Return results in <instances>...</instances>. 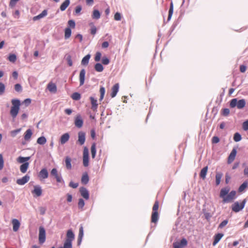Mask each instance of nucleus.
<instances>
[{"label": "nucleus", "instance_id": "obj_45", "mask_svg": "<svg viewBox=\"0 0 248 248\" xmlns=\"http://www.w3.org/2000/svg\"><path fill=\"white\" fill-rule=\"evenodd\" d=\"M242 139L241 135L239 133H235L233 136V140L235 142H238Z\"/></svg>", "mask_w": 248, "mask_h": 248}, {"label": "nucleus", "instance_id": "obj_57", "mask_svg": "<svg viewBox=\"0 0 248 248\" xmlns=\"http://www.w3.org/2000/svg\"><path fill=\"white\" fill-rule=\"evenodd\" d=\"M21 130V128L17 129L16 130L12 131L11 134L13 137H15L17 133H18Z\"/></svg>", "mask_w": 248, "mask_h": 248}, {"label": "nucleus", "instance_id": "obj_55", "mask_svg": "<svg viewBox=\"0 0 248 248\" xmlns=\"http://www.w3.org/2000/svg\"><path fill=\"white\" fill-rule=\"evenodd\" d=\"M102 62L103 64H104L105 65H107L109 63V60L106 57H104L102 58Z\"/></svg>", "mask_w": 248, "mask_h": 248}, {"label": "nucleus", "instance_id": "obj_3", "mask_svg": "<svg viewBox=\"0 0 248 248\" xmlns=\"http://www.w3.org/2000/svg\"><path fill=\"white\" fill-rule=\"evenodd\" d=\"M246 202V199H244L241 203H239L237 202H235L232 205V210L235 213L239 212L240 210H241L244 208Z\"/></svg>", "mask_w": 248, "mask_h": 248}, {"label": "nucleus", "instance_id": "obj_1", "mask_svg": "<svg viewBox=\"0 0 248 248\" xmlns=\"http://www.w3.org/2000/svg\"><path fill=\"white\" fill-rule=\"evenodd\" d=\"M12 107L10 111V113L13 119L17 116L20 106V101L17 99H13L11 100Z\"/></svg>", "mask_w": 248, "mask_h": 248}, {"label": "nucleus", "instance_id": "obj_37", "mask_svg": "<svg viewBox=\"0 0 248 248\" xmlns=\"http://www.w3.org/2000/svg\"><path fill=\"white\" fill-rule=\"evenodd\" d=\"M71 35V30L69 28H66L64 31V38L67 39L70 37Z\"/></svg>", "mask_w": 248, "mask_h": 248}, {"label": "nucleus", "instance_id": "obj_62", "mask_svg": "<svg viewBox=\"0 0 248 248\" xmlns=\"http://www.w3.org/2000/svg\"><path fill=\"white\" fill-rule=\"evenodd\" d=\"M230 113V110L228 108H224L222 110V114L224 116H227Z\"/></svg>", "mask_w": 248, "mask_h": 248}, {"label": "nucleus", "instance_id": "obj_38", "mask_svg": "<svg viewBox=\"0 0 248 248\" xmlns=\"http://www.w3.org/2000/svg\"><path fill=\"white\" fill-rule=\"evenodd\" d=\"M222 177V174L221 173L217 172L216 173V183L217 186L220 184Z\"/></svg>", "mask_w": 248, "mask_h": 248}, {"label": "nucleus", "instance_id": "obj_54", "mask_svg": "<svg viewBox=\"0 0 248 248\" xmlns=\"http://www.w3.org/2000/svg\"><path fill=\"white\" fill-rule=\"evenodd\" d=\"M242 127L243 130L245 131H247L248 130V120L243 123Z\"/></svg>", "mask_w": 248, "mask_h": 248}, {"label": "nucleus", "instance_id": "obj_61", "mask_svg": "<svg viewBox=\"0 0 248 248\" xmlns=\"http://www.w3.org/2000/svg\"><path fill=\"white\" fill-rule=\"evenodd\" d=\"M82 10V7L80 5L77 6L75 8V13L76 14H79Z\"/></svg>", "mask_w": 248, "mask_h": 248}, {"label": "nucleus", "instance_id": "obj_52", "mask_svg": "<svg viewBox=\"0 0 248 248\" xmlns=\"http://www.w3.org/2000/svg\"><path fill=\"white\" fill-rule=\"evenodd\" d=\"M114 18L116 21H120L121 20L122 16L121 14L119 12L115 13L114 16Z\"/></svg>", "mask_w": 248, "mask_h": 248}, {"label": "nucleus", "instance_id": "obj_19", "mask_svg": "<svg viewBox=\"0 0 248 248\" xmlns=\"http://www.w3.org/2000/svg\"><path fill=\"white\" fill-rule=\"evenodd\" d=\"M119 85L118 83H116L113 86V87H112V89H111V93L110 94L111 97L112 98L114 97L116 95V94L119 91Z\"/></svg>", "mask_w": 248, "mask_h": 248}, {"label": "nucleus", "instance_id": "obj_7", "mask_svg": "<svg viewBox=\"0 0 248 248\" xmlns=\"http://www.w3.org/2000/svg\"><path fill=\"white\" fill-rule=\"evenodd\" d=\"M187 244V241L185 238L181 239L180 242H175L173 243L174 248H184Z\"/></svg>", "mask_w": 248, "mask_h": 248}, {"label": "nucleus", "instance_id": "obj_27", "mask_svg": "<svg viewBox=\"0 0 248 248\" xmlns=\"http://www.w3.org/2000/svg\"><path fill=\"white\" fill-rule=\"evenodd\" d=\"M70 4V0H65L61 5L60 9L62 11H64Z\"/></svg>", "mask_w": 248, "mask_h": 248}, {"label": "nucleus", "instance_id": "obj_9", "mask_svg": "<svg viewBox=\"0 0 248 248\" xmlns=\"http://www.w3.org/2000/svg\"><path fill=\"white\" fill-rule=\"evenodd\" d=\"M236 153H237V151H236V149L233 148L232 150V151H231V152L228 158L227 162H228V164H231L234 161L235 157L236 156Z\"/></svg>", "mask_w": 248, "mask_h": 248}, {"label": "nucleus", "instance_id": "obj_42", "mask_svg": "<svg viewBox=\"0 0 248 248\" xmlns=\"http://www.w3.org/2000/svg\"><path fill=\"white\" fill-rule=\"evenodd\" d=\"M94 69L97 72H100L103 70L104 67L101 63H97L94 66Z\"/></svg>", "mask_w": 248, "mask_h": 248}, {"label": "nucleus", "instance_id": "obj_29", "mask_svg": "<svg viewBox=\"0 0 248 248\" xmlns=\"http://www.w3.org/2000/svg\"><path fill=\"white\" fill-rule=\"evenodd\" d=\"M229 192V189L228 188H224L221 189L220 192V197L223 198V200L228 195Z\"/></svg>", "mask_w": 248, "mask_h": 248}, {"label": "nucleus", "instance_id": "obj_24", "mask_svg": "<svg viewBox=\"0 0 248 248\" xmlns=\"http://www.w3.org/2000/svg\"><path fill=\"white\" fill-rule=\"evenodd\" d=\"M32 135V131L31 129H28L24 133V138L25 140H29Z\"/></svg>", "mask_w": 248, "mask_h": 248}, {"label": "nucleus", "instance_id": "obj_39", "mask_svg": "<svg viewBox=\"0 0 248 248\" xmlns=\"http://www.w3.org/2000/svg\"><path fill=\"white\" fill-rule=\"evenodd\" d=\"M248 186V182H244L239 187L238 191L239 192H243L246 188Z\"/></svg>", "mask_w": 248, "mask_h": 248}, {"label": "nucleus", "instance_id": "obj_6", "mask_svg": "<svg viewBox=\"0 0 248 248\" xmlns=\"http://www.w3.org/2000/svg\"><path fill=\"white\" fill-rule=\"evenodd\" d=\"M75 238V235L71 230H68L66 233V238L64 243L72 244V241Z\"/></svg>", "mask_w": 248, "mask_h": 248}, {"label": "nucleus", "instance_id": "obj_25", "mask_svg": "<svg viewBox=\"0 0 248 248\" xmlns=\"http://www.w3.org/2000/svg\"><path fill=\"white\" fill-rule=\"evenodd\" d=\"M47 89L50 92L52 93H56L57 92V87L55 84L50 82L47 85Z\"/></svg>", "mask_w": 248, "mask_h": 248}, {"label": "nucleus", "instance_id": "obj_32", "mask_svg": "<svg viewBox=\"0 0 248 248\" xmlns=\"http://www.w3.org/2000/svg\"><path fill=\"white\" fill-rule=\"evenodd\" d=\"M30 157H22L19 156L17 158V161L20 163H24L30 160Z\"/></svg>", "mask_w": 248, "mask_h": 248}, {"label": "nucleus", "instance_id": "obj_48", "mask_svg": "<svg viewBox=\"0 0 248 248\" xmlns=\"http://www.w3.org/2000/svg\"><path fill=\"white\" fill-rule=\"evenodd\" d=\"M5 87L4 84L0 82V95L3 94L5 92Z\"/></svg>", "mask_w": 248, "mask_h": 248}, {"label": "nucleus", "instance_id": "obj_59", "mask_svg": "<svg viewBox=\"0 0 248 248\" xmlns=\"http://www.w3.org/2000/svg\"><path fill=\"white\" fill-rule=\"evenodd\" d=\"M68 25L72 28H74L75 27V22L74 20H70L68 22Z\"/></svg>", "mask_w": 248, "mask_h": 248}, {"label": "nucleus", "instance_id": "obj_23", "mask_svg": "<svg viewBox=\"0 0 248 248\" xmlns=\"http://www.w3.org/2000/svg\"><path fill=\"white\" fill-rule=\"evenodd\" d=\"M208 169V166H206V167H204L203 168H202L200 172V176L203 180H204L205 179L206 175L207 173Z\"/></svg>", "mask_w": 248, "mask_h": 248}, {"label": "nucleus", "instance_id": "obj_16", "mask_svg": "<svg viewBox=\"0 0 248 248\" xmlns=\"http://www.w3.org/2000/svg\"><path fill=\"white\" fill-rule=\"evenodd\" d=\"M39 177L41 179H45L48 177V173L46 169H43L39 172L38 174Z\"/></svg>", "mask_w": 248, "mask_h": 248}, {"label": "nucleus", "instance_id": "obj_43", "mask_svg": "<svg viewBox=\"0 0 248 248\" xmlns=\"http://www.w3.org/2000/svg\"><path fill=\"white\" fill-rule=\"evenodd\" d=\"M71 98L74 100H78L80 99L81 95L78 93H74L72 94Z\"/></svg>", "mask_w": 248, "mask_h": 248}, {"label": "nucleus", "instance_id": "obj_4", "mask_svg": "<svg viewBox=\"0 0 248 248\" xmlns=\"http://www.w3.org/2000/svg\"><path fill=\"white\" fill-rule=\"evenodd\" d=\"M83 164L84 167L89 166V151L86 147H85L83 150Z\"/></svg>", "mask_w": 248, "mask_h": 248}, {"label": "nucleus", "instance_id": "obj_40", "mask_svg": "<svg viewBox=\"0 0 248 248\" xmlns=\"http://www.w3.org/2000/svg\"><path fill=\"white\" fill-rule=\"evenodd\" d=\"M46 142V138L44 136H42L38 138L37 140V143L40 145H44Z\"/></svg>", "mask_w": 248, "mask_h": 248}, {"label": "nucleus", "instance_id": "obj_41", "mask_svg": "<svg viewBox=\"0 0 248 248\" xmlns=\"http://www.w3.org/2000/svg\"><path fill=\"white\" fill-rule=\"evenodd\" d=\"M83 236V228L82 226H81L79 230V234L78 236V242L79 244L81 241L82 238Z\"/></svg>", "mask_w": 248, "mask_h": 248}, {"label": "nucleus", "instance_id": "obj_60", "mask_svg": "<svg viewBox=\"0 0 248 248\" xmlns=\"http://www.w3.org/2000/svg\"><path fill=\"white\" fill-rule=\"evenodd\" d=\"M228 221L227 220H224V221H223L219 225V228H223L224 226H225L227 223H228Z\"/></svg>", "mask_w": 248, "mask_h": 248}, {"label": "nucleus", "instance_id": "obj_34", "mask_svg": "<svg viewBox=\"0 0 248 248\" xmlns=\"http://www.w3.org/2000/svg\"><path fill=\"white\" fill-rule=\"evenodd\" d=\"M91 151L92 157L93 158H94L96 155V145L95 143L92 144L91 148Z\"/></svg>", "mask_w": 248, "mask_h": 248}, {"label": "nucleus", "instance_id": "obj_12", "mask_svg": "<svg viewBox=\"0 0 248 248\" xmlns=\"http://www.w3.org/2000/svg\"><path fill=\"white\" fill-rule=\"evenodd\" d=\"M90 100L91 101V103L92 105L91 109L93 111H96L98 107L97 100L92 96L90 97Z\"/></svg>", "mask_w": 248, "mask_h": 248}, {"label": "nucleus", "instance_id": "obj_53", "mask_svg": "<svg viewBox=\"0 0 248 248\" xmlns=\"http://www.w3.org/2000/svg\"><path fill=\"white\" fill-rule=\"evenodd\" d=\"M101 53L100 52H97L95 54L94 60L95 62H99L100 60Z\"/></svg>", "mask_w": 248, "mask_h": 248}, {"label": "nucleus", "instance_id": "obj_44", "mask_svg": "<svg viewBox=\"0 0 248 248\" xmlns=\"http://www.w3.org/2000/svg\"><path fill=\"white\" fill-rule=\"evenodd\" d=\"M8 60L10 62L14 63L16 60V56L14 54H10L8 58Z\"/></svg>", "mask_w": 248, "mask_h": 248}, {"label": "nucleus", "instance_id": "obj_58", "mask_svg": "<svg viewBox=\"0 0 248 248\" xmlns=\"http://www.w3.org/2000/svg\"><path fill=\"white\" fill-rule=\"evenodd\" d=\"M219 139L217 136H214L212 139V143H217L219 142Z\"/></svg>", "mask_w": 248, "mask_h": 248}, {"label": "nucleus", "instance_id": "obj_47", "mask_svg": "<svg viewBox=\"0 0 248 248\" xmlns=\"http://www.w3.org/2000/svg\"><path fill=\"white\" fill-rule=\"evenodd\" d=\"M159 208V202L156 201L153 207V212H158V209Z\"/></svg>", "mask_w": 248, "mask_h": 248}, {"label": "nucleus", "instance_id": "obj_46", "mask_svg": "<svg viewBox=\"0 0 248 248\" xmlns=\"http://www.w3.org/2000/svg\"><path fill=\"white\" fill-rule=\"evenodd\" d=\"M99 92H100V97L99 100L100 101H101L103 100V98H104V94H105V88L103 87H100Z\"/></svg>", "mask_w": 248, "mask_h": 248}, {"label": "nucleus", "instance_id": "obj_28", "mask_svg": "<svg viewBox=\"0 0 248 248\" xmlns=\"http://www.w3.org/2000/svg\"><path fill=\"white\" fill-rule=\"evenodd\" d=\"M29 166V163L28 162H25L22 164L20 167V170L22 173H25Z\"/></svg>", "mask_w": 248, "mask_h": 248}, {"label": "nucleus", "instance_id": "obj_13", "mask_svg": "<svg viewBox=\"0 0 248 248\" xmlns=\"http://www.w3.org/2000/svg\"><path fill=\"white\" fill-rule=\"evenodd\" d=\"M85 141V133L82 131H80L78 133V142L80 145H83Z\"/></svg>", "mask_w": 248, "mask_h": 248}, {"label": "nucleus", "instance_id": "obj_5", "mask_svg": "<svg viewBox=\"0 0 248 248\" xmlns=\"http://www.w3.org/2000/svg\"><path fill=\"white\" fill-rule=\"evenodd\" d=\"M46 240V231L44 227L41 226L39 227V242L42 244L45 242Z\"/></svg>", "mask_w": 248, "mask_h": 248}, {"label": "nucleus", "instance_id": "obj_35", "mask_svg": "<svg viewBox=\"0 0 248 248\" xmlns=\"http://www.w3.org/2000/svg\"><path fill=\"white\" fill-rule=\"evenodd\" d=\"M90 57V55L89 54H88L86 56H85L81 61V64L84 65H87L89 63Z\"/></svg>", "mask_w": 248, "mask_h": 248}, {"label": "nucleus", "instance_id": "obj_21", "mask_svg": "<svg viewBox=\"0 0 248 248\" xmlns=\"http://www.w3.org/2000/svg\"><path fill=\"white\" fill-rule=\"evenodd\" d=\"M223 236V233H218L214 236V240L213 242V245L215 246L220 241Z\"/></svg>", "mask_w": 248, "mask_h": 248}, {"label": "nucleus", "instance_id": "obj_14", "mask_svg": "<svg viewBox=\"0 0 248 248\" xmlns=\"http://www.w3.org/2000/svg\"><path fill=\"white\" fill-rule=\"evenodd\" d=\"M80 193L82 197H83L86 200H88L89 198V194L88 190L84 187H81L79 189Z\"/></svg>", "mask_w": 248, "mask_h": 248}, {"label": "nucleus", "instance_id": "obj_18", "mask_svg": "<svg viewBox=\"0 0 248 248\" xmlns=\"http://www.w3.org/2000/svg\"><path fill=\"white\" fill-rule=\"evenodd\" d=\"M32 193L37 197L40 196L42 193V190L41 187L38 186H34V189L32 191Z\"/></svg>", "mask_w": 248, "mask_h": 248}, {"label": "nucleus", "instance_id": "obj_50", "mask_svg": "<svg viewBox=\"0 0 248 248\" xmlns=\"http://www.w3.org/2000/svg\"><path fill=\"white\" fill-rule=\"evenodd\" d=\"M85 205L84 201L83 199H80L78 202V206L79 208L82 209Z\"/></svg>", "mask_w": 248, "mask_h": 248}, {"label": "nucleus", "instance_id": "obj_17", "mask_svg": "<svg viewBox=\"0 0 248 248\" xmlns=\"http://www.w3.org/2000/svg\"><path fill=\"white\" fill-rule=\"evenodd\" d=\"M83 120L80 115H77L75 118V124L78 128H81L83 125Z\"/></svg>", "mask_w": 248, "mask_h": 248}, {"label": "nucleus", "instance_id": "obj_49", "mask_svg": "<svg viewBox=\"0 0 248 248\" xmlns=\"http://www.w3.org/2000/svg\"><path fill=\"white\" fill-rule=\"evenodd\" d=\"M15 90L17 92H21L22 91V87L20 84H16L15 85Z\"/></svg>", "mask_w": 248, "mask_h": 248}, {"label": "nucleus", "instance_id": "obj_15", "mask_svg": "<svg viewBox=\"0 0 248 248\" xmlns=\"http://www.w3.org/2000/svg\"><path fill=\"white\" fill-rule=\"evenodd\" d=\"M12 223L13 225V231L15 232H17L18 230L20 225L19 221L17 219L15 218L12 220Z\"/></svg>", "mask_w": 248, "mask_h": 248}, {"label": "nucleus", "instance_id": "obj_30", "mask_svg": "<svg viewBox=\"0 0 248 248\" xmlns=\"http://www.w3.org/2000/svg\"><path fill=\"white\" fill-rule=\"evenodd\" d=\"M65 163L66 168L68 170H71L72 169L71 165V159L69 156H66L65 158Z\"/></svg>", "mask_w": 248, "mask_h": 248}, {"label": "nucleus", "instance_id": "obj_56", "mask_svg": "<svg viewBox=\"0 0 248 248\" xmlns=\"http://www.w3.org/2000/svg\"><path fill=\"white\" fill-rule=\"evenodd\" d=\"M4 166V161L2 155L0 154V170H1Z\"/></svg>", "mask_w": 248, "mask_h": 248}, {"label": "nucleus", "instance_id": "obj_36", "mask_svg": "<svg viewBox=\"0 0 248 248\" xmlns=\"http://www.w3.org/2000/svg\"><path fill=\"white\" fill-rule=\"evenodd\" d=\"M100 17V13L97 10H94L93 12L92 18L98 19Z\"/></svg>", "mask_w": 248, "mask_h": 248}, {"label": "nucleus", "instance_id": "obj_26", "mask_svg": "<svg viewBox=\"0 0 248 248\" xmlns=\"http://www.w3.org/2000/svg\"><path fill=\"white\" fill-rule=\"evenodd\" d=\"M159 215L158 212H152L151 216V222L156 223L158 219Z\"/></svg>", "mask_w": 248, "mask_h": 248}, {"label": "nucleus", "instance_id": "obj_22", "mask_svg": "<svg viewBox=\"0 0 248 248\" xmlns=\"http://www.w3.org/2000/svg\"><path fill=\"white\" fill-rule=\"evenodd\" d=\"M85 70L84 69H83L80 71L79 74L80 85H82L84 84L85 80Z\"/></svg>", "mask_w": 248, "mask_h": 248}, {"label": "nucleus", "instance_id": "obj_2", "mask_svg": "<svg viewBox=\"0 0 248 248\" xmlns=\"http://www.w3.org/2000/svg\"><path fill=\"white\" fill-rule=\"evenodd\" d=\"M246 105V101L245 99H242L237 100V98L232 99L230 102V107L233 108L235 107L238 109H242L245 107Z\"/></svg>", "mask_w": 248, "mask_h": 248}, {"label": "nucleus", "instance_id": "obj_63", "mask_svg": "<svg viewBox=\"0 0 248 248\" xmlns=\"http://www.w3.org/2000/svg\"><path fill=\"white\" fill-rule=\"evenodd\" d=\"M39 210L41 215H43L45 214L46 211V209L45 207H39Z\"/></svg>", "mask_w": 248, "mask_h": 248}, {"label": "nucleus", "instance_id": "obj_11", "mask_svg": "<svg viewBox=\"0 0 248 248\" xmlns=\"http://www.w3.org/2000/svg\"><path fill=\"white\" fill-rule=\"evenodd\" d=\"M30 180V176L26 175L20 179L16 180V183L19 185H23L27 183Z\"/></svg>", "mask_w": 248, "mask_h": 248}, {"label": "nucleus", "instance_id": "obj_8", "mask_svg": "<svg viewBox=\"0 0 248 248\" xmlns=\"http://www.w3.org/2000/svg\"><path fill=\"white\" fill-rule=\"evenodd\" d=\"M236 192L232 191L226 196L223 200V202H229L232 201L235 198Z\"/></svg>", "mask_w": 248, "mask_h": 248}, {"label": "nucleus", "instance_id": "obj_51", "mask_svg": "<svg viewBox=\"0 0 248 248\" xmlns=\"http://www.w3.org/2000/svg\"><path fill=\"white\" fill-rule=\"evenodd\" d=\"M66 61L67 62L69 66H72L73 65V62L72 61L71 56L70 55H68L66 57Z\"/></svg>", "mask_w": 248, "mask_h": 248}, {"label": "nucleus", "instance_id": "obj_64", "mask_svg": "<svg viewBox=\"0 0 248 248\" xmlns=\"http://www.w3.org/2000/svg\"><path fill=\"white\" fill-rule=\"evenodd\" d=\"M69 186H70L73 188H76L78 186V184L73 183V182H70Z\"/></svg>", "mask_w": 248, "mask_h": 248}, {"label": "nucleus", "instance_id": "obj_31", "mask_svg": "<svg viewBox=\"0 0 248 248\" xmlns=\"http://www.w3.org/2000/svg\"><path fill=\"white\" fill-rule=\"evenodd\" d=\"M89 180V178L87 173H84L81 177V183L83 184H87Z\"/></svg>", "mask_w": 248, "mask_h": 248}, {"label": "nucleus", "instance_id": "obj_33", "mask_svg": "<svg viewBox=\"0 0 248 248\" xmlns=\"http://www.w3.org/2000/svg\"><path fill=\"white\" fill-rule=\"evenodd\" d=\"M173 12V2L171 1L170 3V7L169 11V15H168V20H170L172 16V14Z\"/></svg>", "mask_w": 248, "mask_h": 248}, {"label": "nucleus", "instance_id": "obj_10", "mask_svg": "<svg viewBox=\"0 0 248 248\" xmlns=\"http://www.w3.org/2000/svg\"><path fill=\"white\" fill-rule=\"evenodd\" d=\"M51 175L54 176L58 183H61L62 181V178L60 175L58 173V171L56 169L54 168L51 171Z\"/></svg>", "mask_w": 248, "mask_h": 248}, {"label": "nucleus", "instance_id": "obj_20", "mask_svg": "<svg viewBox=\"0 0 248 248\" xmlns=\"http://www.w3.org/2000/svg\"><path fill=\"white\" fill-rule=\"evenodd\" d=\"M70 138L69 134L68 133L63 134L60 138V142L62 144H65L67 142Z\"/></svg>", "mask_w": 248, "mask_h": 248}]
</instances>
